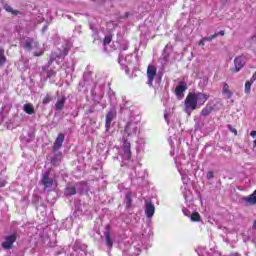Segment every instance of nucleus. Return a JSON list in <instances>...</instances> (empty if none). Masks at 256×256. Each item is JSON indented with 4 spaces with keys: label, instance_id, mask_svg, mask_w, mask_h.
I'll return each instance as SVG.
<instances>
[{
    "label": "nucleus",
    "instance_id": "obj_1",
    "mask_svg": "<svg viewBox=\"0 0 256 256\" xmlns=\"http://www.w3.org/2000/svg\"><path fill=\"white\" fill-rule=\"evenodd\" d=\"M141 132V118L139 116H130L122 133V146L118 153L123 165L131 163V140L135 139Z\"/></svg>",
    "mask_w": 256,
    "mask_h": 256
},
{
    "label": "nucleus",
    "instance_id": "obj_2",
    "mask_svg": "<svg viewBox=\"0 0 256 256\" xmlns=\"http://www.w3.org/2000/svg\"><path fill=\"white\" fill-rule=\"evenodd\" d=\"M209 100V94L203 92H190L184 101V111L191 115L197 107H201Z\"/></svg>",
    "mask_w": 256,
    "mask_h": 256
},
{
    "label": "nucleus",
    "instance_id": "obj_3",
    "mask_svg": "<svg viewBox=\"0 0 256 256\" xmlns=\"http://www.w3.org/2000/svg\"><path fill=\"white\" fill-rule=\"evenodd\" d=\"M87 255V246L85 244H81L76 242L72 251L67 256H85Z\"/></svg>",
    "mask_w": 256,
    "mask_h": 256
},
{
    "label": "nucleus",
    "instance_id": "obj_4",
    "mask_svg": "<svg viewBox=\"0 0 256 256\" xmlns=\"http://www.w3.org/2000/svg\"><path fill=\"white\" fill-rule=\"evenodd\" d=\"M41 184L43 185L44 190L51 189V187L57 185L54 179L49 177V172L42 173Z\"/></svg>",
    "mask_w": 256,
    "mask_h": 256
},
{
    "label": "nucleus",
    "instance_id": "obj_5",
    "mask_svg": "<svg viewBox=\"0 0 256 256\" xmlns=\"http://www.w3.org/2000/svg\"><path fill=\"white\" fill-rule=\"evenodd\" d=\"M15 241H17V234H10L5 236L4 241L2 242L3 249H13V243H15Z\"/></svg>",
    "mask_w": 256,
    "mask_h": 256
},
{
    "label": "nucleus",
    "instance_id": "obj_6",
    "mask_svg": "<svg viewBox=\"0 0 256 256\" xmlns=\"http://www.w3.org/2000/svg\"><path fill=\"white\" fill-rule=\"evenodd\" d=\"M155 77H157V67L154 65H149L147 68L148 85H153Z\"/></svg>",
    "mask_w": 256,
    "mask_h": 256
},
{
    "label": "nucleus",
    "instance_id": "obj_7",
    "mask_svg": "<svg viewBox=\"0 0 256 256\" xmlns=\"http://www.w3.org/2000/svg\"><path fill=\"white\" fill-rule=\"evenodd\" d=\"M133 61V54H128L127 56L123 55V53H120L118 63L122 67H127L128 65H131Z\"/></svg>",
    "mask_w": 256,
    "mask_h": 256
},
{
    "label": "nucleus",
    "instance_id": "obj_8",
    "mask_svg": "<svg viewBox=\"0 0 256 256\" xmlns=\"http://www.w3.org/2000/svg\"><path fill=\"white\" fill-rule=\"evenodd\" d=\"M115 117H117V111H115V109H111L106 115V120H105L106 131H109V129H111V123L113 122V119H115Z\"/></svg>",
    "mask_w": 256,
    "mask_h": 256
},
{
    "label": "nucleus",
    "instance_id": "obj_9",
    "mask_svg": "<svg viewBox=\"0 0 256 256\" xmlns=\"http://www.w3.org/2000/svg\"><path fill=\"white\" fill-rule=\"evenodd\" d=\"M245 63H247V58L245 56H238L234 60L236 73L241 71L243 67L245 66Z\"/></svg>",
    "mask_w": 256,
    "mask_h": 256
},
{
    "label": "nucleus",
    "instance_id": "obj_10",
    "mask_svg": "<svg viewBox=\"0 0 256 256\" xmlns=\"http://www.w3.org/2000/svg\"><path fill=\"white\" fill-rule=\"evenodd\" d=\"M178 171L181 175V179L184 185H189V170L183 168V167H178Z\"/></svg>",
    "mask_w": 256,
    "mask_h": 256
},
{
    "label": "nucleus",
    "instance_id": "obj_11",
    "mask_svg": "<svg viewBox=\"0 0 256 256\" xmlns=\"http://www.w3.org/2000/svg\"><path fill=\"white\" fill-rule=\"evenodd\" d=\"M145 215L148 219H151L155 215V205L151 202H146Z\"/></svg>",
    "mask_w": 256,
    "mask_h": 256
},
{
    "label": "nucleus",
    "instance_id": "obj_12",
    "mask_svg": "<svg viewBox=\"0 0 256 256\" xmlns=\"http://www.w3.org/2000/svg\"><path fill=\"white\" fill-rule=\"evenodd\" d=\"M24 48L27 51H33V49H39V42H37V40L31 39V40H27Z\"/></svg>",
    "mask_w": 256,
    "mask_h": 256
},
{
    "label": "nucleus",
    "instance_id": "obj_13",
    "mask_svg": "<svg viewBox=\"0 0 256 256\" xmlns=\"http://www.w3.org/2000/svg\"><path fill=\"white\" fill-rule=\"evenodd\" d=\"M63 141H65V135L62 134V133H60V134L57 136V138H56V140H55V142H54L53 149H54L55 151H57V149H61V147H62V145H63Z\"/></svg>",
    "mask_w": 256,
    "mask_h": 256
},
{
    "label": "nucleus",
    "instance_id": "obj_14",
    "mask_svg": "<svg viewBox=\"0 0 256 256\" xmlns=\"http://www.w3.org/2000/svg\"><path fill=\"white\" fill-rule=\"evenodd\" d=\"M69 49H71V44H68L62 52H60L59 54H53L52 55V59H65V56H67V53H69Z\"/></svg>",
    "mask_w": 256,
    "mask_h": 256
},
{
    "label": "nucleus",
    "instance_id": "obj_15",
    "mask_svg": "<svg viewBox=\"0 0 256 256\" xmlns=\"http://www.w3.org/2000/svg\"><path fill=\"white\" fill-rule=\"evenodd\" d=\"M185 91H187V84H185V82H181L175 89V94L177 95V97H181V95H183V93H185Z\"/></svg>",
    "mask_w": 256,
    "mask_h": 256
},
{
    "label": "nucleus",
    "instance_id": "obj_16",
    "mask_svg": "<svg viewBox=\"0 0 256 256\" xmlns=\"http://www.w3.org/2000/svg\"><path fill=\"white\" fill-rule=\"evenodd\" d=\"M242 201L246 204V205H255L256 204V195L254 193H252L249 196H244L242 198Z\"/></svg>",
    "mask_w": 256,
    "mask_h": 256
},
{
    "label": "nucleus",
    "instance_id": "obj_17",
    "mask_svg": "<svg viewBox=\"0 0 256 256\" xmlns=\"http://www.w3.org/2000/svg\"><path fill=\"white\" fill-rule=\"evenodd\" d=\"M223 95H225L227 97V99H231V97H233V92H231V90H229V84L225 83L223 85V90H222Z\"/></svg>",
    "mask_w": 256,
    "mask_h": 256
},
{
    "label": "nucleus",
    "instance_id": "obj_18",
    "mask_svg": "<svg viewBox=\"0 0 256 256\" xmlns=\"http://www.w3.org/2000/svg\"><path fill=\"white\" fill-rule=\"evenodd\" d=\"M23 111H25L28 115H33V113H35V108L33 107V104L27 103L24 104Z\"/></svg>",
    "mask_w": 256,
    "mask_h": 256
},
{
    "label": "nucleus",
    "instance_id": "obj_19",
    "mask_svg": "<svg viewBox=\"0 0 256 256\" xmlns=\"http://www.w3.org/2000/svg\"><path fill=\"white\" fill-rule=\"evenodd\" d=\"M65 107V97L59 98L55 104L56 111H61Z\"/></svg>",
    "mask_w": 256,
    "mask_h": 256
},
{
    "label": "nucleus",
    "instance_id": "obj_20",
    "mask_svg": "<svg viewBox=\"0 0 256 256\" xmlns=\"http://www.w3.org/2000/svg\"><path fill=\"white\" fill-rule=\"evenodd\" d=\"M75 193H77V191L74 186H70L65 189V195L67 196L75 195Z\"/></svg>",
    "mask_w": 256,
    "mask_h": 256
},
{
    "label": "nucleus",
    "instance_id": "obj_21",
    "mask_svg": "<svg viewBox=\"0 0 256 256\" xmlns=\"http://www.w3.org/2000/svg\"><path fill=\"white\" fill-rule=\"evenodd\" d=\"M4 9L8 13H12V15H19V11L13 10V8L10 5H8V4L4 5Z\"/></svg>",
    "mask_w": 256,
    "mask_h": 256
},
{
    "label": "nucleus",
    "instance_id": "obj_22",
    "mask_svg": "<svg viewBox=\"0 0 256 256\" xmlns=\"http://www.w3.org/2000/svg\"><path fill=\"white\" fill-rule=\"evenodd\" d=\"M6 61H7V58L5 57V50L0 49V67L1 65H5Z\"/></svg>",
    "mask_w": 256,
    "mask_h": 256
},
{
    "label": "nucleus",
    "instance_id": "obj_23",
    "mask_svg": "<svg viewBox=\"0 0 256 256\" xmlns=\"http://www.w3.org/2000/svg\"><path fill=\"white\" fill-rule=\"evenodd\" d=\"M105 237H106V245L108 247H113V240L111 239V234L109 232H105Z\"/></svg>",
    "mask_w": 256,
    "mask_h": 256
},
{
    "label": "nucleus",
    "instance_id": "obj_24",
    "mask_svg": "<svg viewBox=\"0 0 256 256\" xmlns=\"http://www.w3.org/2000/svg\"><path fill=\"white\" fill-rule=\"evenodd\" d=\"M125 203H126V208L129 209V207H131V203H133V200L131 199V192H128L126 194Z\"/></svg>",
    "mask_w": 256,
    "mask_h": 256
},
{
    "label": "nucleus",
    "instance_id": "obj_25",
    "mask_svg": "<svg viewBox=\"0 0 256 256\" xmlns=\"http://www.w3.org/2000/svg\"><path fill=\"white\" fill-rule=\"evenodd\" d=\"M213 111V109L211 107H205L202 111H201V115L203 117H207L209 115H211V112Z\"/></svg>",
    "mask_w": 256,
    "mask_h": 256
},
{
    "label": "nucleus",
    "instance_id": "obj_26",
    "mask_svg": "<svg viewBox=\"0 0 256 256\" xmlns=\"http://www.w3.org/2000/svg\"><path fill=\"white\" fill-rule=\"evenodd\" d=\"M253 85V82H251V80L250 81H247L246 83H245V93L246 94H249V93H251V86Z\"/></svg>",
    "mask_w": 256,
    "mask_h": 256
},
{
    "label": "nucleus",
    "instance_id": "obj_27",
    "mask_svg": "<svg viewBox=\"0 0 256 256\" xmlns=\"http://www.w3.org/2000/svg\"><path fill=\"white\" fill-rule=\"evenodd\" d=\"M61 251H63V249L51 248L50 253H52V255L54 256H57V255H61Z\"/></svg>",
    "mask_w": 256,
    "mask_h": 256
},
{
    "label": "nucleus",
    "instance_id": "obj_28",
    "mask_svg": "<svg viewBox=\"0 0 256 256\" xmlns=\"http://www.w3.org/2000/svg\"><path fill=\"white\" fill-rule=\"evenodd\" d=\"M201 219V216L199 215V213L197 212H194L192 215H191V221H199Z\"/></svg>",
    "mask_w": 256,
    "mask_h": 256
},
{
    "label": "nucleus",
    "instance_id": "obj_29",
    "mask_svg": "<svg viewBox=\"0 0 256 256\" xmlns=\"http://www.w3.org/2000/svg\"><path fill=\"white\" fill-rule=\"evenodd\" d=\"M217 37V34H213L212 36L203 38L204 41H213Z\"/></svg>",
    "mask_w": 256,
    "mask_h": 256
},
{
    "label": "nucleus",
    "instance_id": "obj_30",
    "mask_svg": "<svg viewBox=\"0 0 256 256\" xmlns=\"http://www.w3.org/2000/svg\"><path fill=\"white\" fill-rule=\"evenodd\" d=\"M109 43H111V36H106L104 38V45H109Z\"/></svg>",
    "mask_w": 256,
    "mask_h": 256
},
{
    "label": "nucleus",
    "instance_id": "obj_31",
    "mask_svg": "<svg viewBox=\"0 0 256 256\" xmlns=\"http://www.w3.org/2000/svg\"><path fill=\"white\" fill-rule=\"evenodd\" d=\"M47 103H51V97H50V96H46V97L43 99V104H44V105H47Z\"/></svg>",
    "mask_w": 256,
    "mask_h": 256
},
{
    "label": "nucleus",
    "instance_id": "obj_32",
    "mask_svg": "<svg viewBox=\"0 0 256 256\" xmlns=\"http://www.w3.org/2000/svg\"><path fill=\"white\" fill-rule=\"evenodd\" d=\"M47 77H48L49 79H51V77H55V71H53V70L48 71V72H47Z\"/></svg>",
    "mask_w": 256,
    "mask_h": 256
},
{
    "label": "nucleus",
    "instance_id": "obj_33",
    "mask_svg": "<svg viewBox=\"0 0 256 256\" xmlns=\"http://www.w3.org/2000/svg\"><path fill=\"white\" fill-rule=\"evenodd\" d=\"M228 129L229 131H231V133H234V135H237V129H235L233 126L228 125Z\"/></svg>",
    "mask_w": 256,
    "mask_h": 256
},
{
    "label": "nucleus",
    "instance_id": "obj_34",
    "mask_svg": "<svg viewBox=\"0 0 256 256\" xmlns=\"http://www.w3.org/2000/svg\"><path fill=\"white\" fill-rule=\"evenodd\" d=\"M121 51H127L129 49V43H125L121 48Z\"/></svg>",
    "mask_w": 256,
    "mask_h": 256
},
{
    "label": "nucleus",
    "instance_id": "obj_35",
    "mask_svg": "<svg viewBox=\"0 0 256 256\" xmlns=\"http://www.w3.org/2000/svg\"><path fill=\"white\" fill-rule=\"evenodd\" d=\"M213 177H214L213 171L207 172V174H206L207 179H213Z\"/></svg>",
    "mask_w": 256,
    "mask_h": 256
},
{
    "label": "nucleus",
    "instance_id": "obj_36",
    "mask_svg": "<svg viewBox=\"0 0 256 256\" xmlns=\"http://www.w3.org/2000/svg\"><path fill=\"white\" fill-rule=\"evenodd\" d=\"M6 183H7V182H5V180L0 179V188H1V187H5Z\"/></svg>",
    "mask_w": 256,
    "mask_h": 256
},
{
    "label": "nucleus",
    "instance_id": "obj_37",
    "mask_svg": "<svg viewBox=\"0 0 256 256\" xmlns=\"http://www.w3.org/2000/svg\"><path fill=\"white\" fill-rule=\"evenodd\" d=\"M215 35H217V37H219V35L223 36V35H225V31L221 30V31L215 33Z\"/></svg>",
    "mask_w": 256,
    "mask_h": 256
},
{
    "label": "nucleus",
    "instance_id": "obj_38",
    "mask_svg": "<svg viewBox=\"0 0 256 256\" xmlns=\"http://www.w3.org/2000/svg\"><path fill=\"white\" fill-rule=\"evenodd\" d=\"M65 223H68L70 225V227H71V225H73L71 218H67Z\"/></svg>",
    "mask_w": 256,
    "mask_h": 256
},
{
    "label": "nucleus",
    "instance_id": "obj_39",
    "mask_svg": "<svg viewBox=\"0 0 256 256\" xmlns=\"http://www.w3.org/2000/svg\"><path fill=\"white\" fill-rule=\"evenodd\" d=\"M198 45H200L201 47H203V46L205 45V40H204V38L199 41Z\"/></svg>",
    "mask_w": 256,
    "mask_h": 256
},
{
    "label": "nucleus",
    "instance_id": "obj_40",
    "mask_svg": "<svg viewBox=\"0 0 256 256\" xmlns=\"http://www.w3.org/2000/svg\"><path fill=\"white\" fill-rule=\"evenodd\" d=\"M250 135H251V137H253V139H255L256 138V130L251 131Z\"/></svg>",
    "mask_w": 256,
    "mask_h": 256
},
{
    "label": "nucleus",
    "instance_id": "obj_41",
    "mask_svg": "<svg viewBox=\"0 0 256 256\" xmlns=\"http://www.w3.org/2000/svg\"><path fill=\"white\" fill-rule=\"evenodd\" d=\"M183 213H184V215H188L186 209H183Z\"/></svg>",
    "mask_w": 256,
    "mask_h": 256
},
{
    "label": "nucleus",
    "instance_id": "obj_42",
    "mask_svg": "<svg viewBox=\"0 0 256 256\" xmlns=\"http://www.w3.org/2000/svg\"><path fill=\"white\" fill-rule=\"evenodd\" d=\"M253 229H256V220L254 221Z\"/></svg>",
    "mask_w": 256,
    "mask_h": 256
},
{
    "label": "nucleus",
    "instance_id": "obj_43",
    "mask_svg": "<svg viewBox=\"0 0 256 256\" xmlns=\"http://www.w3.org/2000/svg\"><path fill=\"white\" fill-rule=\"evenodd\" d=\"M253 147H256V139L253 142Z\"/></svg>",
    "mask_w": 256,
    "mask_h": 256
},
{
    "label": "nucleus",
    "instance_id": "obj_44",
    "mask_svg": "<svg viewBox=\"0 0 256 256\" xmlns=\"http://www.w3.org/2000/svg\"><path fill=\"white\" fill-rule=\"evenodd\" d=\"M164 117H165V119H166V121H167V114H165Z\"/></svg>",
    "mask_w": 256,
    "mask_h": 256
},
{
    "label": "nucleus",
    "instance_id": "obj_45",
    "mask_svg": "<svg viewBox=\"0 0 256 256\" xmlns=\"http://www.w3.org/2000/svg\"><path fill=\"white\" fill-rule=\"evenodd\" d=\"M253 194L256 196V190L253 192Z\"/></svg>",
    "mask_w": 256,
    "mask_h": 256
},
{
    "label": "nucleus",
    "instance_id": "obj_46",
    "mask_svg": "<svg viewBox=\"0 0 256 256\" xmlns=\"http://www.w3.org/2000/svg\"><path fill=\"white\" fill-rule=\"evenodd\" d=\"M185 199H187V195L184 194Z\"/></svg>",
    "mask_w": 256,
    "mask_h": 256
},
{
    "label": "nucleus",
    "instance_id": "obj_47",
    "mask_svg": "<svg viewBox=\"0 0 256 256\" xmlns=\"http://www.w3.org/2000/svg\"><path fill=\"white\" fill-rule=\"evenodd\" d=\"M34 54H35V55H39V54H37V52H34Z\"/></svg>",
    "mask_w": 256,
    "mask_h": 256
}]
</instances>
